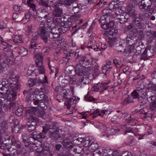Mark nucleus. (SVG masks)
I'll use <instances>...</instances> for the list:
<instances>
[{
	"mask_svg": "<svg viewBox=\"0 0 156 156\" xmlns=\"http://www.w3.org/2000/svg\"><path fill=\"white\" fill-rule=\"evenodd\" d=\"M31 74H30V76H31L30 77V87L34 86L36 83L37 79L36 76L37 75L34 72V70H32L31 72Z\"/></svg>",
	"mask_w": 156,
	"mask_h": 156,
	"instance_id": "2eb2a0df",
	"label": "nucleus"
},
{
	"mask_svg": "<svg viewBox=\"0 0 156 156\" xmlns=\"http://www.w3.org/2000/svg\"><path fill=\"white\" fill-rule=\"evenodd\" d=\"M30 114L34 115L37 116L41 117L44 116L45 113L43 111H40L39 109L36 107H30Z\"/></svg>",
	"mask_w": 156,
	"mask_h": 156,
	"instance_id": "6e6552de",
	"label": "nucleus"
},
{
	"mask_svg": "<svg viewBox=\"0 0 156 156\" xmlns=\"http://www.w3.org/2000/svg\"><path fill=\"white\" fill-rule=\"evenodd\" d=\"M148 90H151L154 91H156V85L155 84H150V85L147 87Z\"/></svg>",
	"mask_w": 156,
	"mask_h": 156,
	"instance_id": "5fc2aeb1",
	"label": "nucleus"
},
{
	"mask_svg": "<svg viewBox=\"0 0 156 156\" xmlns=\"http://www.w3.org/2000/svg\"><path fill=\"white\" fill-rule=\"evenodd\" d=\"M137 34L138 31L136 28L134 29L129 32L128 36L135 39Z\"/></svg>",
	"mask_w": 156,
	"mask_h": 156,
	"instance_id": "c85d7f7f",
	"label": "nucleus"
},
{
	"mask_svg": "<svg viewBox=\"0 0 156 156\" xmlns=\"http://www.w3.org/2000/svg\"><path fill=\"white\" fill-rule=\"evenodd\" d=\"M150 0H142L138 3V5L140 11L144 12L151 3Z\"/></svg>",
	"mask_w": 156,
	"mask_h": 156,
	"instance_id": "39448f33",
	"label": "nucleus"
},
{
	"mask_svg": "<svg viewBox=\"0 0 156 156\" xmlns=\"http://www.w3.org/2000/svg\"><path fill=\"white\" fill-rule=\"evenodd\" d=\"M126 43L129 44H131L132 43L134 42V38L130 37L129 36H127L126 38Z\"/></svg>",
	"mask_w": 156,
	"mask_h": 156,
	"instance_id": "09e8293b",
	"label": "nucleus"
},
{
	"mask_svg": "<svg viewBox=\"0 0 156 156\" xmlns=\"http://www.w3.org/2000/svg\"><path fill=\"white\" fill-rule=\"evenodd\" d=\"M147 95V93L146 90L143 91V93L138 98V101L140 103L144 104L145 103V98Z\"/></svg>",
	"mask_w": 156,
	"mask_h": 156,
	"instance_id": "6ab92c4d",
	"label": "nucleus"
},
{
	"mask_svg": "<svg viewBox=\"0 0 156 156\" xmlns=\"http://www.w3.org/2000/svg\"><path fill=\"white\" fill-rule=\"evenodd\" d=\"M9 141V143L11 144L12 146L15 147L16 149H20L22 147L21 142L16 140L14 136H9L7 140Z\"/></svg>",
	"mask_w": 156,
	"mask_h": 156,
	"instance_id": "20e7f679",
	"label": "nucleus"
},
{
	"mask_svg": "<svg viewBox=\"0 0 156 156\" xmlns=\"http://www.w3.org/2000/svg\"><path fill=\"white\" fill-rule=\"evenodd\" d=\"M18 50L19 54L23 56L27 54V50L23 47H21L19 48Z\"/></svg>",
	"mask_w": 156,
	"mask_h": 156,
	"instance_id": "f704fd0d",
	"label": "nucleus"
},
{
	"mask_svg": "<svg viewBox=\"0 0 156 156\" xmlns=\"http://www.w3.org/2000/svg\"><path fill=\"white\" fill-rule=\"evenodd\" d=\"M39 4L42 6L46 7L48 9H51V6L49 5L46 2L43 0H38Z\"/></svg>",
	"mask_w": 156,
	"mask_h": 156,
	"instance_id": "4c0bfd02",
	"label": "nucleus"
},
{
	"mask_svg": "<svg viewBox=\"0 0 156 156\" xmlns=\"http://www.w3.org/2000/svg\"><path fill=\"white\" fill-rule=\"evenodd\" d=\"M142 82L143 86L145 87H146L147 88V87L149 86L151 84L150 82L147 80H142Z\"/></svg>",
	"mask_w": 156,
	"mask_h": 156,
	"instance_id": "3c124183",
	"label": "nucleus"
},
{
	"mask_svg": "<svg viewBox=\"0 0 156 156\" xmlns=\"http://www.w3.org/2000/svg\"><path fill=\"white\" fill-rule=\"evenodd\" d=\"M140 41L139 40H138L135 38V40H134V42L133 43H132L131 44L134 45L135 47H136V48L140 47V45L138 44H140Z\"/></svg>",
	"mask_w": 156,
	"mask_h": 156,
	"instance_id": "864d4df0",
	"label": "nucleus"
},
{
	"mask_svg": "<svg viewBox=\"0 0 156 156\" xmlns=\"http://www.w3.org/2000/svg\"><path fill=\"white\" fill-rule=\"evenodd\" d=\"M48 127H49L50 129L54 130L53 131L59 130L58 125L57 123H53L51 124H48Z\"/></svg>",
	"mask_w": 156,
	"mask_h": 156,
	"instance_id": "cd10ccee",
	"label": "nucleus"
},
{
	"mask_svg": "<svg viewBox=\"0 0 156 156\" xmlns=\"http://www.w3.org/2000/svg\"><path fill=\"white\" fill-rule=\"evenodd\" d=\"M81 8L80 5L77 3L73 4L72 6L69 7V10L71 12L76 14L81 10Z\"/></svg>",
	"mask_w": 156,
	"mask_h": 156,
	"instance_id": "ddd939ff",
	"label": "nucleus"
},
{
	"mask_svg": "<svg viewBox=\"0 0 156 156\" xmlns=\"http://www.w3.org/2000/svg\"><path fill=\"white\" fill-rule=\"evenodd\" d=\"M62 144L64 147L69 150H70L73 147V144L67 139H64L62 141Z\"/></svg>",
	"mask_w": 156,
	"mask_h": 156,
	"instance_id": "dca6fc26",
	"label": "nucleus"
},
{
	"mask_svg": "<svg viewBox=\"0 0 156 156\" xmlns=\"http://www.w3.org/2000/svg\"><path fill=\"white\" fill-rule=\"evenodd\" d=\"M102 151L104 153L106 154V155L109 156H112L113 150L108 148H105L103 147L101 148Z\"/></svg>",
	"mask_w": 156,
	"mask_h": 156,
	"instance_id": "7c9ffc66",
	"label": "nucleus"
},
{
	"mask_svg": "<svg viewBox=\"0 0 156 156\" xmlns=\"http://www.w3.org/2000/svg\"><path fill=\"white\" fill-rule=\"evenodd\" d=\"M106 24L108 29H111L114 26V25L113 20H109V22Z\"/></svg>",
	"mask_w": 156,
	"mask_h": 156,
	"instance_id": "4d7b16f0",
	"label": "nucleus"
},
{
	"mask_svg": "<svg viewBox=\"0 0 156 156\" xmlns=\"http://www.w3.org/2000/svg\"><path fill=\"white\" fill-rule=\"evenodd\" d=\"M135 46L134 45L132 44H129V47L128 49H125L124 51V52L126 54V55H127L128 54V56H130V54L131 53H136V51L135 50Z\"/></svg>",
	"mask_w": 156,
	"mask_h": 156,
	"instance_id": "f3484780",
	"label": "nucleus"
},
{
	"mask_svg": "<svg viewBox=\"0 0 156 156\" xmlns=\"http://www.w3.org/2000/svg\"><path fill=\"white\" fill-rule=\"evenodd\" d=\"M83 144L84 146L85 147H90L91 145H92L93 144V143H91V141L90 140L85 139L84 140Z\"/></svg>",
	"mask_w": 156,
	"mask_h": 156,
	"instance_id": "49530a36",
	"label": "nucleus"
},
{
	"mask_svg": "<svg viewBox=\"0 0 156 156\" xmlns=\"http://www.w3.org/2000/svg\"><path fill=\"white\" fill-rule=\"evenodd\" d=\"M150 109L151 110L154 111L156 109V101L151 102L150 105Z\"/></svg>",
	"mask_w": 156,
	"mask_h": 156,
	"instance_id": "603ef678",
	"label": "nucleus"
},
{
	"mask_svg": "<svg viewBox=\"0 0 156 156\" xmlns=\"http://www.w3.org/2000/svg\"><path fill=\"white\" fill-rule=\"evenodd\" d=\"M4 140L2 137H0V148L2 149H5V145L3 144Z\"/></svg>",
	"mask_w": 156,
	"mask_h": 156,
	"instance_id": "e2e57ef3",
	"label": "nucleus"
},
{
	"mask_svg": "<svg viewBox=\"0 0 156 156\" xmlns=\"http://www.w3.org/2000/svg\"><path fill=\"white\" fill-rule=\"evenodd\" d=\"M23 111V108L20 106L19 107L16 111L15 114L18 116H20L22 115Z\"/></svg>",
	"mask_w": 156,
	"mask_h": 156,
	"instance_id": "79ce46f5",
	"label": "nucleus"
},
{
	"mask_svg": "<svg viewBox=\"0 0 156 156\" xmlns=\"http://www.w3.org/2000/svg\"><path fill=\"white\" fill-rule=\"evenodd\" d=\"M150 6H148L145 10L148 12L151 15L154 12L155 9L154 7L152 6V2L151 3Z\"/></svg>",
	"mask_w": 156,
	"mask_h": 156,
	"instance_id": "72a5a7b5",
	"label": "nucleus"
},
{
	"mask_svg": "<svg viewBox=\"0 0 156 156\" xmlns=\"http://www.w3.org/2000/svg\"><path fill=\"white\" fill-rule=\"evenodd\" d=\"M8 87L5 86H2L0 87V89L2 92H1V94H4L8 93V91L9 90Z\"/></svg>",
	"mask_w": 156,
	"mask_h": 156,
	"instance_id": "37998d69",
	"label": "nucleus"
},
{
	"mask_svg": "<svg viewBox=\"0 0 156 156\" xmlns=\"http://www.w3.org/2000/svg\"><path fill=\"white\" fill-rule=\"evenodd\" d=\"M9 78L10 81L12 82H16L18 81V76L15 75L13 72H10L9 73Z\"/></svg>",
	"mask_w": 156,
	"mask_h": 156,
	"instance_id": "a878e982",
	"label": "nucleus"
},
{
	"mask_svg": "<svg viewBox=\"0 0 156 156\" xmlns=\"http://www.w3.org/2000/svg\"><path fill=\"white\" fill-rule=\"evenodd\" d=\"M30 138H31L30 140L32 139L39 140L40 138H42V136L41 134L37 133L36 132H34L30 134Z\"/></svg>",
	"mask_w": 156,
	"mask_h": 156,
	"instance_id": "4be33fe9",
	"label": "nucleus"
},
{
	"mask_svg": "<svg viewBox=\"0 0 156 156\" xmlns=\"http://www.w3.org/2000/svg\"><path fill=\"white\" fill-rule=\"evenodd\" d=\"M49 67L51 70L50 73L51 74V73L53 72L55 70V75H56L58 72V68H55L54 67H51V66H49Z\"/></svg>",
	"mask_w": 156,
	"mask_h": 156,
	"instance_id": "680f3d73",
	"label": "nucleus"
},
{
	"mask_svg": "<svg viewBox=\"0 0 156 156\" xmlns=\"http://www.w3.org/2000/svg\"><path fill=\"white\" fill-rule=\"evenodd\" d=\"M70 93V90L68 89H64L61 91V94H63V97L66 99H68L70 98L69 95Z\"/></svg>",
	"mask_w": 156,
	"mask_h": 156,
	"instance_id": "c756f323",
	"label": "nucleus"
},
{
	"mask_svg": "<svg viewBox=\"0 0 156 156\" xmlns=\"http://www.w3.org/2000/svg\"><path fill=\"white\" fill-rule=\"evenodd\" d=\"M79 81V82H83L84 84H88L90 82V80L88 77L84 76L82 79H80Z\"/></svg>",
	"mask_w": 156,
	"mask_h": 156,
	"instance_id": "2f4dec72",
	"label": "nucleus"
},
{
	"mask_svg": "<svg viewBox=\"0 0 156 156\" xmlns=\"http://www.w3.org/2000/svg\"><path fill=\"white\" fill-rule=\"evenodd\" d=\"M133 28V27L132 26V24H130L128 26L125 27L123 29V30L125 32L126 31H128Z\"/></svg>",
	"mask_w": 156,
	"mask_h": 156,
	"instance_id": "338daca9",
	"label": "nucleus"
},
{
	"mask_svg": "<svg viewBox=\"0 0 156 156\" xmlns=\"http://www.w3.org/2000/svg\"><path fill=\"white\" fill-rule=\"evenodd\" d=\"M39 95H37V96H39V97L41 96H43V97H44V98H43V100H42V102L47 101L48 100V97L45 95L44 94H43L42 92H41V91H39L38 93Z\"/></svg>",
	"mask_w": 156,
	"mask_h": 156,
	"instance_id": "8fccbe9b",
	"label": "nucleus"
},
{
	"mask_svg": "<svg viewBox=\"0 0 156 156\" xmlns=\"http://www.w3.org/2000/svg\"><path fill=\"white\" fill-rule=\"evenodd\" d=\"M144 51L149 57H151L154 55L153 48L151 46H148L146 47Z\"/></svg>",
	"mask_w": 156,
	"mask_h": 156,
	"instance_id": "b1692460",
	"label": "nucleus"
},
{
	"mask_svg": "<svg viewBox=\"0 0 156 156\" xmlns=\"http://www.w3.org/2000/svg\"><path fill=\"white\" fill-rule=\"evenodd\" d=\"M133 27L139 29H141L142 27L141 19L140 17H133V19L131 24Z\"/></svg>",
	"mask_w": 156,
	"mask_h": 156,
	"instance_id": "423d86ee",
	"label": "nucleus"
},
{
	"mask_svg": "<svg viewBox=\"0 0 156 156\" xmlns=\"http://www.w3.org/2000/svg\"><path fill=\"white\" fill-rule=\"evenodd\" d=\"M102 152L99 150H97L94 152L93 156H102Z\"/></svg>",
	"mask_w": 156,
	"mask_h": 156,
	"instance_id": "774afa93",
	"label": "nucleus"
},
{
	"mask_svg": "<svg viewBox=\"0 0 156 156\" xmlns=\"http://www.w3.org/2000/svg\"><path fill=\"white\" fill-rule=\"evenodd\" d=\"M145 90V89L141 88L140 89L133 90L131 93V96L133 97V98L134 99L138 98L143 93V91Z\"/></svg>",
	"mask_w": 156,
	"mask_h": 156,
	"instance_id": "4468645a",
	"label": "nucleus"
},
{
	"mask_svg": "<svg viewBox=\"0 0 156 156\" xmlns=\"http://www.w3.org/2000/svg\"><path fill=\"white\" fill-rule=\"evenodd\" d=\"M13 41L17 43H21L23 42L22 38L20 37H18L17 38L14 39L13 40Z\"/></svg>",
	"mask_w": 156,
	"mask_h": 156,
	"instance_id": "6e6d98bb",
	"label": "nucleus"
},
{
	"mask_svg": "<svg viewBox=\"0 0 156 156\" xmlns=\"http://www.w3.org/2000/svg\"><path fill=\"white\" fill-rule=\"evenodd\" d=\"M23 93L24 95L26 97L25 101L28 104L29 101V90H24Z\"/></svg>",
	"mask_w": 156,
	"mask_h": 156,
	"instance_id": "a19ab883",
	"label": "nucleus"
},
{
	"mask_svg": "<svg viewBox=\"0 0 156 156\" xmlns=\"http://www.w3.org/2000/svg\"><path fill=\"white\" fill-rule=\"evenodd\" d=\"M68 100L66 101L65 102V105L67 106V108L68 109H69L71 107V104L70 103L71 102V101L72 100V99L71 98H69L68 99Z\"/></svg>",
	"mask_w": 156,
	"mask_h": 156,
	"instance_id": "de8ad7c7",
	"label": "nucleus"
},
{
	"mask_svg": "<svg viewBox=\"0 0 156 156\" xmlns=\"http://www.w3.org/2000/svg\"><path fill=\"white\" fill-rule=\"evenodd\" d=\"M63 13L62 9L59 7H56L53 11L52 13L53 16L54 17V21L55 23H60L61 22V20L59 19L56 18L55 17H60Z\"/></svg>",
	"mask_w": 156,
	"mask_h": 156,
	"instance_id": "7ed1b4c3",
	"label": "nucleus"
},
{
	"mask_svg": "<svg viewBox=\"0 0 156 156\" xmlns=\"http://www.w3.org/2000/svg\"><path fill=\"white\" fill-rule=\"evenodd\" d=\"M114 31V30L113 29H108V30L103 31L102 33L105 36H107L108 37H110L112 38H114L116 34Z\"/></svg>",
	"mask_w": 156,
	"mask_h": 156,
	"instance_id": "a211bd4d",
	"label": "nucleus"
},
{
	"mask_svg": "<svg viewBox=\"0 0 156 156\" xmlns=\"http://www.w3.org/2000/svg\"><path fill=\"white\" fill-rule=\"evenodd\" d=\"M143 83L142 80L138 82L137 84L136 85V90L140 89L141 88L144 89L142 87Z\"/></svg>",
	"mask_w": 156,
	"mask_h": 156,
	"instance_id": "bf43d9fd",
	"label": "nucleus"
},
{
	"mask_svg": "<svg viewBox=\"0 0 156 156\" xmlns=\"http://www.w3.org/2000/svg\"><path fill=\"white\" fill-rule=\"evenodd\" d=\"M76 58L79 59V63L85 67V66H88L90 62L89 59L87 58L86 57L80 55L79 54H77Z\"/></svg>",
	"mask_w": 156,
	"mask_h": 156,
	"instance_id": "0eeeda50",
	"label": "nucleus"
},
{
	"mask_svg": "<svg viewBox=\"0 0 156 156\" xmlns=\"http://www.w3.org/2000/svg\"><path fill=\"white\" fill-rule=\"evenodd\" d=\"M11 84L10 88L11 90V91L16 94L20 92L21 85L18 81L12 82V83H11Z\"/></svg>",
	"mask_w": 156,
	"mask_h": 156,
	"instance_id": "1a4fd4ad",
	"label": "nucleus"
},
{
	"mask_svg": "<svg viewBox=\"0 0 156 156\" xmlns=\"http://www.w3.org/2000/svg\"><path fill=\"white\" fill-rule=\"evenodd\" d=\"M85 67L82 65L79 64H77L75 67V71L76 73L78 76L82 75L85 71Z\"/></svg>",
	"mask_w": 156,
	"mask_h": 156,
	"instance_id": "9d476101",
	"label": "nucleus"
},
{
	"mask_svg": "<svg viewBox=\"0 0 156 156\" xmlns=\"http://www.w3.org/2000/svg\"><path fill=\"white\" fill-rule=\"evenodd\" d=\"M63 25L62 24L61 27L60 28V33H65L69 30L70 27L72 24V23L70 21L65 22L63 23Z\"/></svg>",
	"mask_w": 156,
	"mask_h": 156,
	"instance_id": "f8f14e48",
	"label": "nucleus"
},
{
	"mask_svg": "<svg viewBox=\"0 0 156 156\" xmlns=\"http://www.w3.org/2000/svg\"><path fill=\"white\" fill-rule=\"evenodd\" d=\"M148 56L144 52V51L141 54L140 58L141 60H147L148 59Z\"/></svg>",
	"mask_w": 156,
	"mask_h": 156,
	"instance_id": "13d9d810",
	"label": "nucleus"
},
{
	"mask_svg": "<svg viewBox=\"0 0 156 156\" xmlns=\"http://www.w3.org/2000/svg\"><path fill=\"white\" fill-rule=\"evenodd\" d=\"M109 38H110L109 39V40L108 41V42L109 43V46L111 47L115 46L116 42L117 40L116 39L114 38V37L112 38L110 37H109Z\"/></svg>",
	"mask_w": 156,
	"mask_h": 156,
	"instance_id": "c9c22d12",
	"label": "nucleus"
},
{
	"mask_svg": "<svg viewBox=\"0 0 156 156\" xmlns=\"http://www.w3.org/2000/svg\"><path fill=\"white\" fill-rule=\"evenodd\" d=\"M33 121V124H30V132L34 131L35 129V126L36 125V123L35 122Z\"/></svg>",
	"mask_w": 156,
	"mask_h": 156,
	"instance_id": "052dcab7",
	"label": "nucleus"
},
{
	"mask_svg": "<svg viewBox=\"0 0 156 156\" xmlns=\"http://www.w3.org/2000/svg\"><path fill=\"white\" fill-rule=\"evenodd\" d=\"M1 127L4 131L5 132L8 128V122L6 121H3L1 124Z\"/></svg>",
	"mask_w": 156,
	"mask_h": 156,
	"instance_id": "e433bc0d",
	"label": "nucleus"
},
{
	"mask_svg": "<svg viewBox=\"0 0 156 156\" xmlns=\"http://www.w3.org/2000/svg\"><path fill=\"white\" fill-rule=\"evenodd\" d=\"M130 16L128 14H125V15H120V17L117 19L119 20L120 23H124L127 21L129 19Z\"/></svg>",
	"mask_w": 156,
	"mask_h": 156,
	"instance_id": "aec40b11",
	"label": "nucleus"
},
{
	"mask_svg": "<svg viewBox=\"0 0 156 156\" xmlns=\"http://www.w3.org/2000/svg\"><path fill=\"white\" fill-rule=\"evenodd\" d=\"M126 13L128 14L130 16H131L132 17L136 16L135 14V10L133 6L130 5L127 6L126 9Z\"/></svg>",
	"mask_w": 156,
	"mask_h": 156,
	"instance_id": "5701e85b",
	"label": "nucleus"
},
{
	"mask_svg": "<svg viewBox=\"0 0 156 156\" xmlns=\"http://www.w3.org/2000/svg\"><path fill=\"white\" fill-rule=\"evenodd\" d=\"M12 81H9L7 79L3 78L2 80V86H5L7 87H10L11 83H12Z\"/></svg>",
	"mask_w": 156,
	"mask_h": 156,
	"instance_id": "473e14b6",
	"label": "nucleus"
},
{
	"mask_svg": "<svg viewBox=\"0 0 156 156\" xmlns=\"http://www.w3.org/2000/svg\"><path fill=\"white\" fill-rule=\"evenodd\" d=\"M107 9H104L102 11L103 15L101 16L98 21L101 23H105L108 22V20H109L111 18L112 19L115 17L114 15L109 12H108Z\"/></svg>",
	"mask_w": 156,
	"mask_h": 156,
	"instance_id": "f257e3e1",
	"label": "nucleus"
},
{
	"mask_svg": "<svg viewBox=\"0 0 156 156\" xmlns=\"http://www.w3.org/2000/svg\"><path fill=\"white\" fill-rule=\"evenodd\" d=\"M23 142L25 147H28L29 145V136L28 134L24 133L22 135Z\"/></svg>",
	"mask_w": 156,
	"mask_h": 156,
	"instance_id": "393cba45",
	"label": "nucleus"
},
{
	"mask_svg": "<svg viewBox=\"0 0 156 156\" xmlns=\"http://www.w3.org/2000/svg\"><path fill=\"white\" fill-rule=\"evenodd\" d=\"M17 94H16L10 90L7 96V99L9 101H13L15 99V98Z\"/></svg>",
	"mask_w": 156,
	"mask_h": 156,
	"instance_id": "bb28decb",
	"label": "nucleus"
},
{
	"mask_svg": "<svg viewBox=\"0 0 156 156\" xmlns=\"http://www.w3.org/2000/svg\"><path fill=\"white\" fill-rule=\"evenodd\" d=\"M77 0H64V4L67 6H70Z\"/></svg>",
	"mask_w": 156,
	"mask_h": 156,
	"instance_id": "c03bdc74",
	"label": "nucleus"
},
{
	"mask_svg": "<svg viewBox=\"0 0 156 156\" xmlns=\"http://www.w3.org/2000/svg\"><path fill=\"white\" fill-rule=\"evenodd\" d=\"M148 100L150 102H154V101H156V97L155 96H151L149 98H147Z\"/></svg>",
	"mask_w": 156,
	"mask_h": 156,
	"instance_id": "69168bd1",
	"label": "nucleus"
},
{
	"mask_svg": "<svg viewBox=\"0 0 156 156\" xmlns=\"http://www.w3.org/2000/svg\"><path fill=\"white\" fill-rule=\"evenodd\" d=\"M108 134L112 135L115 133V130L114 129H108L106 130Z\"/></svg>",
	"mask_w": 156,
	"mask_h": 156,
	"instance_id": "0e129e2a",
	"label": "nucleus"
},
{
	"mask_svg": "<svg viewBox=\"0 0 156 156\" xmlns=\"http://www.w3.org/2000/svg\"><path fill=\"white\" fill-rule=\"evenodd\" d=\"M34 97H33L32 100L31 101V103H33L35 105H38L39 103V101H41L43 100V99H40L39 98V96H37V97L35 96L34 98Z\"/></svg>",
	"mask_w": 156,
	"mask_h": 156,
	"instance_id": "58836bf2",
	"label": "nucleus"
},
{
	"mask_svg": "<svg viewBox=\"0 0 156 156\" xmlns=\"http://www.w3.org/2000/svg\"><path fill=\"white\" fill-rule=\"evenodd\" d=\"M36 58V65L38 67L43 66V56L40 54H37L35 55Z\"/></svg>",
	"mask_w": 156,
	"mask_h": 156,
	"instance_id": "412c9836",
	"label": "nucleus"
},
{
	"mask_svg": "<svg viewBox=\"0 0 156 156\" xmlns=\"http://www.w3.org/2000/svg\"><path fill=\"white\" fill-rule=\"evenodd\" d=\"M38 32V34L43 41L45 43H47L48 42V34L49 31L45 30V28L44 25L39 28Z\"/></svg>",
	"mask_w": 156,
	"mask_h": 156,
	"instance_id": "f03ea898",
	"label": "nucleus"
},
{
	"mask_svg": "<svg viewBox=\"0 0 156 156\" xmlns=\"http://www.w3.org/2000/svg\"><path fill=\"white\" fill-rule=\"evenodd\" d=\"M32 142L30 141V152L34 151L37 149V146L35 144H32Z\"/></svg>",
	"mask_w": 156,
	"mask_h": 156,
	"instance_id": "a18cd8bd",
	"label": "nucleus"
},
{
	"mask_svg": "<svg viewBox=\"0 0 156 156\" xmlns=\"http://www.w3.org/2000/svg\"><path fill=\"white\" fill-rule=\"evenodd\" d=\"M133 102V101L132 99L130 97H128L124 99L123 101L122 105H126L129 103Z\"/></svg>",
	"mask_w": 156,
	"mask_h": 156,
	"instance_id": "ea45409f",
	"label": "nucleus"
},
{
	"mask_svg": "<svg viewBox=\"0 0 156 156\" xmlns=\"http://www.w3.org/2000/svg\"><path fill=\"white\" fill-rule=\"evenodd\" d=\"M49 136L52 139L56 140H58L61 137V136L59 131H50Z\"/></svg>",
	"mask_w": 156,
	"mask_h": 156,
	"instance_id": "9b49d317",
	"label": "nucleus"
}]
</instances>
